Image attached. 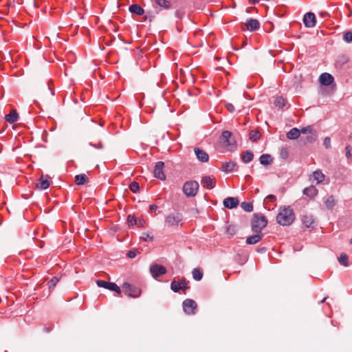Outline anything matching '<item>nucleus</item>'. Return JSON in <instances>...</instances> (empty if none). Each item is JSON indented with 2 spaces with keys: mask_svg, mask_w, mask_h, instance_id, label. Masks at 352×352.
I'll use <instances>...</instances> for the list:
<instances>
[{
  "mask_svg": "<svg viewBox=\"0 0 352 352\" xmlns=\"http://www.w3.org/2000/svg\"><path fill=\"white\" fill-rule=\"evenodd\" d=\"M221 142L224 147L232 150L235 144V141L232 138V133L229 131H224L221 137Z\"/></svg>",
  "mask_w": 352,
  "mask_h": 352,
  "instance_id": "obj_5",
  "label": "nucleus"
},
{
  "mask_svg": "<svg viewBox=\"0 0 352 352\" xmlns=\"http://www.w3.org/2000/svg\"><path fill=\"white\" fill-rule=\"evenodd\" d=\"M289 156V152L286 147H282L280 151V157L282 159H287Z\"/></svg>",
  "mask_w": 352,
  "mask_h": 352,
  "instance_id": "obj_36",
  "label": "nucleus"
},
{
  "mask_svg": "<svg viewBox=\"0 0 352 352\" xmlns=\"http://www.w3.org/2000/svg\"><path fill=\"white\" fill-rule=\"evenodd\" d=\"M241 207L245 211V212H252L253 210V206L250 202H245L243 201L241 204Z\"/></svg>",
  "mask_w": 352,
  "mask_h": 352,
  "instance_id": "obj_32",
  "label": "nucleus"
},
{
  "mask_svg": "<svg viewBox=\"0 0 352 352\" xmlns=\"http://www.w3.org/2000/svg\"><path fill=\"white\" fill-rule=\"evenodd\" d=\"M192 274L193 278L198 281L201 280V278L203 277V273L200 271V270L199 268H195L192 270Z\"/></svg>",
  "mask_w": 352,
  "mask_h": 352,
  "instance_id": "obj_30",
  "label": "nucleus"
},
{
  "mask_svg": "<svg viewBox=\"0 0 352 352\" xmlns=\"http://www.w3.org/2000/svg\"><path fill=\"white\" fill-rule=\"evenodd\" d=\"M188 283L185 279L180 281L173 280L170 283V289L174 292H179V290L186 291L188 289Z\"/></svg>",
  "mask_w": 352,
  "mask_h": 352,
  "instance_id": "obj_8",
  "label": "nucleus"
},
{
  "mask_svg": "<svg viewBox=\"0 0 352 352\" xmlns=\"http://www.w3.org/2000/svg\"><path fill=\"white\" fill-rule=\"evenodd\" d=\"M140 239L144 241H152L153 240V236L150 235L148 233L144 232L140 236Z\"/></svg>",
  "mask_w": 352,
  "mask_h": 352,
  "instance_id": "obj_41",
  "label": "nucleus"
},
{
  "mask_svg": "<svg viewBox=\"0 0 352 352\" xmlns=\"http://www.w3.org/2000/svg\"><path fill=\"white\" fill-rule=\"evenodd\" d=\"M183 217L180 213H171L166 216L165 225L168 227L177 226L182 221Z\"/></svg>",
  "mask_w": 352,
  "mask_h": 352,
  "instance_id": "obj_6",
  "label": "nucleus"
},
{
  "mask_svg": "<svg viewBox=\"0 0 352 352\" xmlns=\"http://www.w3.org/2000/svg\"><path fill=\"white\" fill-rule=\"evenodd\" d=\"M5 118L8 122L12 124L17 121L19 115L16 110H12L8 115L6 116Z\"/></svg>",
  "mask_w": 352,
  "mask_h": 352,
  "instance_id": "obj_21",
  "label": "nucleus"
},
{
  "mask_svg": "<svg viewBox=\"0 0 352 352\" xmlns=\"http://www.w3.org/2000/svg\"><path fill=\"white\" fill-rule=\"evenodd\" d=\"M249 2L252 4H256L258 3V0H249Z\"/></svg>",
  "mask_w": 352,
  "mask_h": 352,
  "instance_id": "obj_54",
  "label": "nucleus"
},
{
  "mask_svg": "<svg viewBox=\"0 0 352 352\" xmlns=\"http://www.w3.org/2000/svg\"><path fill=\"white\" fill-rule=\"evenodd\" d=\"M96 283L98 287L107 289L109 282L102 280H99L96 282Z\"/></svg>",
  "mask_w": 352,
  "mask_h": 352,
  "instance_id": "obj_45",
  "label": "nucleus"
},
{
  "mask_svg": "<svg viewBox=\"0 0 352 352\" xmlns=\"http://www.w3.org/2000/svg\"><path fill=\"white\" fill-rule=\"evenodd\" d=\"M107 289L111 291H114L118 294H120L121 292L120 288L114 283L109 282Z\"/></svg>",
  "mask_w": 352,
  "mask_h": 352,
  "instance_id": "obj_34",
  "label": "nucleus"
},
{
  "mask_svg": "<svg viewBox=\"0 0 352 352\" xmlns=\"http://www.w3.org/2000/svg\"><path fill=\"white\" fill-rule=\"evenodd\" d=\"M294 219V213L289 206L281 208L276 217L278 223L283 226L292 224Z\"/></svg>",
  "mask_w": 352,
  "mask_h": 352,
  "instance_id": "obj_1",
  "label": "nucleus"
},
{
  "mask_svg": "<svg viewBox=\"0 0 352 352\" xmlns=\"http://www.w3.org/2000/svg\"><path fill=\"white\" fill-rule=\"evenodd\" d=\"M87 179L85 174L77 175L75 177V182L77 185H83L87 182Z\"/></svg>",
  "mask_w": 352,
  "mask_h": 352,
  "instance_id": "obj_24",
  "label": "nucleus"
},
{
  "mask_svg": "<svg viewBox=\"0 0 352 352\" xmlns=\"http://www.w3.org/2000/svg\"><path fill=\"white\" fill-rule=\"evenodd\" d=\"M155 2L157 6L164 9H168L170 7V3L167 0H155Z\"/></svg>",
  "mask_w": 352,
  "mask_h": 352,
  "instance_id": "obj_29",
  "label": "nucleus"
},
{
  "mask_svg": "<svg viewBox=\"0 0 352 352\" xmlns=\"http://www.w3.org/2000/svg\"><path fill=\"white\" fill-rule=\"evenodd\" d=\"M164 166V163L163 162H158L156 163L153 171L155 177L161 180L165 179L166 176L163 172Z\"/></svg>",
  "mask_w": 352,
  "mask_h": 352,
  "instance_id": "obj_11",
  "label": "nucleus"
},
{
  "mask_svg": "<svg viewBox=\"0 0 352 352\" xmlns=\"http://www.w3.org/2000/svg\"><path fill=\"white\" fill-rule=\"evenodd\" d=\"M129 10L130 12L136 14L137 15L141 16L144 14V9L138 4H132L129 6Z\"/></svg>",
  "mask_w": 352,
  "mask_h": 352,
  "instance_id": "obj_20",
  "label": "nucleus"
},
{
  "mask_svg": "<svg viewBox=\"0 0 352 352\" xmlns=\"http://www.w3.org/2000/svg\"><path fill=\"white\" fill-rule=\"evenodd\" d=\"M138 250H131L128 252L127 255L129 258H135L138 254Z\"/></svg>",
  "mask_w": 352,
  "mask_h": 352,
  "instance_id": "obj_47",
  "label": "nucleus"
},
{
  "mask_svg": "<svg viewBox=\"0 0 352 352\" xmlns=\"http://www.w3.org/2000/svg\"><path fill=\"white\" fill-rule=\"evenodd\" d=\"M50 177L48 175H42L36 184V188L40 190H45L50 186Z\"/></svg>",
  "mask_w": 352,
  "mask_h": 352,
  "instance_id": "obj_15",
  "label": "nucleus"
},
{
  "mask_svg": "<svg viewBox=\"0 0 352 352\" xmlns=\"http://www.w3.org/2000/svg\"><path fill=\"white\" fill-rule=\"evenodd\" d=\"M263 237V234L262 233H256L254 235H252L247 238L246 243L249 245H254L258 243L262 238Z\"/></svg>",
  "mask_w": 352,
  "mask_h": 352,
  "instance_id": "obj_18",
  "label": "nucleus"
},
{
  "mask_svg": "<svg viewBox=\"0 0 352 352\" xmlns=\"http://www.w3.org/2000/svg\"><path fill=\"white\" fill-rule=\"evenodd\" d=\"M345 150H346V157L347 158H350L351 157V146L348 145L345 147Z\"/></svg>",
  "mask_w": 352,
  "mask_h": 352,
  "instance_id": "obj_48",
  "label": "nucleus"
},
{
  "mask_svg": "<svg viewBox=\"0 0 352 352\" xmlns=\"http://www.w3.org/2000/svg\"><path fill=\"white\" fill-rule=\"evenodd\" d=\"M58 281H59V278H57V277H56V276L53 277V278H52L49 281V283H48L49 288H50V289H52V288H54V287L56 285V284H57V283H58Z\"/></svg>",
  "mask_w": 352,
  "mask_h": 352,
  "instance_id": "obj_39",
  "label": "nucleus"
},
{
  "mask_svg": "<svg viewBox=\"0 0 352 352\" xmlns=\"http://www.w3.org/2000/svg\"><path fill=\"white\" fill-rule=\"evenodd\" d=\"M323 145L325 146L326 148H329L331 147V139L329 137H327L324 138L323 142Z\"/></svg>",
  "mask_w": 352,
  "mask_h": 352,
  "instance_id": "obj_46",
  "label": "nucleus"
},
{
  "mask_svg": "<svg viewBox=\"0 0 352 352\" xmlns=\"http://www.w3.org/2000/svg\"><path fill=\"white\" fill-rule=\"evenodd\" d=\"M239 204V201L236 197H227L223 200V206L230 209L236 208Z\"/></svg>",
  "mask_w": 352,
  "mask_h": 352,
  "instance_id": "obj_14",
  "label": "nucleus"
},
{
  "mask_svg": "<svg viewBox=\"0 0 352 352\" xmlns=\"http://www.w3.org/2000/svg\"><path fill=\"white\" fill-rule=\"evenodd\" d=\"M318 190L314 186H310L309 187L305 188L303 190V194L309 197V198H314L315 196L318 195Z\"/></svg>",
  "mask_w": 352,
  "mask_h": 352,
  "instance_id": "obj_19",
  "label": "nucleus"
},
{
  "mask_svg": "<svg viewBox=\"0 0 352 352\" xmlns=\"http://www.w3.org/2000/svg\"><path fill=\"white\" fill-rule=\"evenodd\" d=\"M194 151L199 161L201 162H207L208 161L209 156L205 151L195 147Z\"/></svg>",
  "mask_w": 352,
  "mask_h": 352,
  "instance_id": "obj_12",
  "label": "nucleus"
},
{
  "mask_svg": "<svg viewBox=\"0 0 352 352\" xmlns=\"http://www.w3.org/2000/svg\"><path fill=\"white\" fill-rule=\"evenodd\" d=\"M245 25L248 30L255 31L259 28L260 24L258 20L250 19L247 21Z\"/></svg>",
  "mask_w": 352,
  "mask_h": 352,
  "instance_id": "obj_17",
  "label": "nucleus"
},
{
  "mask_svg": "<svg viewBox=\"0 0 352 352\" xmlns=\"http://www.w3.org/2000/svg\"><path fill=\"white\" fill-rule=\"evenodd\" d=\"M144 222L143 221H140L138 223L137 222L136 224H138L139 227H142L144 226Z\"/></svg>",
  "mask_w": 352,
  "mask_h": 352,
  "instance_id": "obj_53",
  "label": "nucleus"
},
{
  "mask_svg": "<svg viewBox=\"0 0 352 352\" xmlns=\"http://www.w3.org/2000/svg\"><path fill=\"white\" fill-rule=\"evenodd\" d=\"M302 221L304 226L309 228L314 223V221L311 215H305L302 218Z\"/></svg>",
  "mask_w": 352,
  "mask_h": 352,
  "instance_id": "obj_23",
  "label": "nucleus"
},
{
  "mask_svg": "<svg viewBox=\"0 0 352 352\" xmlns=\"http://www.w3.org/2000/svg\"><path fill=\"white\" fill-rule=\"evenodd\" d=\"M157 208V206L155 204H152L150 206V208H149V210L151 212H153L154 211H155Z\"/></svg>",
  "mask_w": 352,
  "mask_h": 352,
  "instance_id": "obj_52",
  "label": "nucleus"
},
{
  "mask_svg": "<svg viewBox=\"0 0 352 352\" xmlns=\"http://www.w3.org/2000/svg\"><path fill=\"white\" fill-rule=\"evenodd\" d=\"M325 205L329 209H332L336 205V201L333 196H330L327 198V201H325Z\"/></svg>",
  "mask_w": 352,
  "mask_h": 352,
  "instance_id": "obj_31",
  "label": "nucleus"
},
{
  "mask_svg": "<svg viewBox=\"0 0 352 352\" xmlns=\"http://www.w3.org/2000/svg\"><path fill=\"white\" fill-rule=\"evenodd\" d=\"M89 144L94 147V148H103V146H102V144L101 142H100L98 145H96V144H94L93 143L90 142Z\"/></svg>",
  "mask_w": 352,
  "mask_h": 352,
  "instance_id": "obj_51",
  "label": "nucleus"
},
{
  "mask_svg": "<svg viewBox=\"0 0 352 352\" xmlns=\"http://www.w3.org/2000/svg\"><path fill=\"white\" fill-rule=\"evenodd\" d=\"M253 153L250 151H245L241 155V158L245 163H248L251 162L253 159Z\"/></svg>",
  "mask_w": 352,
  "mask_h": 352,
  "instance_id": "obj_27",
  "label": "nucleus"
},
{
  "mask_svg": "<svg viewBox=\"0 0 352 352\" xmlns=\"http://www.w3.org/2000/svg\"><path fill=\"white\" fill-rule=\"evenodd\" d=\"M317 139V134L315 131L312 132V134H309L307 137V141L309 142H314Z\"/></svg>",
  "mask_w": 352,
  "mask_h": 352,
  "instance_id": "obj_38",
  "label": "nucleus"
},
{
  "mask_svg": "<svg viewBox=\"0 0 352 352\" xmlns=\"http://www.w3.org/2000/svg\"><path fill=\"white\" fill-rule=\"evenodd\" d=\"M201 183L204 188L212 189L215 186V179L210 176H205L202 177Z\"/></svg>",
  "mask_w": 352,
  "mask_h": 352,
  "instance_id": "obj_13",
  "label": "nucleus"
},
{
  "mask_svg": "<svg viewBox=\"0 0 352 352\" xmlns=\"http://www.w3.org/2000/svg\"><path fill=\"white\" fill-rule=\"evenodd\" d=\"M175 16L178 18H181V16H182L181 12L179 11H176Z\"/></svg>",
  "mask_w": 352,
  "mask_h": 352,
  "instance_id": "obj_55",
  "label": "nucleus"
},
{
  "mask_svg": "<svg viewBox=\"0 0 352 352\" xmlns=\"http://www.w3.org/2000/svg\"><path fill=\"white\" fill-rule=\"evenodd\" d=\"M199 185L196 181H188L183 186L184 193L187 197H195L198 191Z\"/></svg>",
  "mask_w": 352,
  "mask_h": 352,
  "instance_id": "obj_3",
  "label": "nucleus"
},
{
  "mask_svg": "<svg viewBox=\"0 0 352 352\" xmlns=\"http://www.w3.org/2000/svg\"><path fill=\"white\" fill-rule=\"evenodd\" d=\"M300 133L303 134H312V132L314 131L313 128L311 126H307L306 127H303L300 131Z\"/></svg>",
  "mask_w": 352,
  "mask_h": 352,
  "instance_id": "obj_40",
  "label": "nucleus"
},
{
  "mask_svg": "<svg viewBox=\"0 0 352 352\" xmlns=\"http://www.w3.org/2000/svg\"><path fill=\"white\" fill-rule=\"evenodd\" d=\"M267 220L265 216L259 214H254L252 219V230L255 233H261L263 228L266 227Z\"/></svg>",
  "mask_w": 352,
  "mask_h": 352,
  "instance_id": "obj_2",
  "label": "nucleus"
},
{
  "mask_svg": "<svg viewBox=\"0 0 352 352\" xmlns=\"http://www.w3.org/2000/svg\"><path fill=\"white\" fill-rule=\"evenodd\" d=\"M303 23L307 28H314L316 23L315 14L313 12H307L304 15Z\"/></svg>",
  "mask_w": 352,
  "mask_h": 352,
  "instance_id": "obj_10",
  "label": "nucleus"
},
{
  "mask_svg": "<svg viewBox=\"0 0 352 352\" xmlns=\"http://www.w3.org/2000/svg\"><path fill=\"white\" fill-rule=\"evenodd\" d=\"M320 15L322 17H325L328 15V14L327 12H321Z\"/></svg>",
  "mask_w": 352,
  "mask_h": 352,
  "instance_id": "obj_56",
  "label": "nucleus"
},
{
  "mask_svg": "<svg viewBox=\"0 0 352 352\" xmlns=\"http://www.w3.org/2000/svg\"><path fill=\"white\" fill-rule=\"evenodd\" d=\"M150 272L154 278L165 274L166 273V269L165 267L158 264H154L150 267Z\"/></svg>",
  "mask_w": 352,
  "mask_h": 352,
  "instance_id": "obj_9",
  "label": "nucleus"
},
{
  "mask_svg": "<svg viewBox=\"0 0 352 352\" xmlns=\"http://www.w3.org/2000/svg\"><path fill=\"white\" fill-rule=\"evenodd\" d=\"M319 80L322 85L329 86L333 82V77L328 73H323L320 75Z\"/></svg>",
  "mask_w": 352,
  "mask_h": 352,
  "instance_id": "obj_16",
  "label": "nucleus"
},
{
  "mask_svg": "<svg viewBox=\"0 0 352 352\" xmlns=\"http://www.w3.org/2000/svg\"><path fill=\"white\" fill-rule=\"evenodd\" d=\"M266 199L267 200V201L274 202L276 201V196H274L273 195H270L267 196Z\"/></svg>",
  "mask_w": 352,
  "mask_h": 352,
  "instance_id": "obj_50",
  "label": "nucleus"
},
{
  "mask_svg": "<svg viewBox=\"0 0 352 352\" xmlns=\"http://www.w3.org/2000/svg\"><path fill=\"white\" fill-rule=\"evenodd\" d=\"M197 307L196 302L192 299H186L183 302L184 311L188 315L195 314V310Z\"/></svg>",
  "mask_w": 352,
  "mask_h": 352,
  "instance_id": "obj_7",
  "label": "nucleus"
},
{
  "mask_svg": "<svg viewBox=\"0 0 352 352\" xmlns=\"http://www.w3.org/2000/svg\"><path fill=\"white\" fill-rule=\"evenodd\" d=\"M313 177L317 182V184H320L324 180V175L321 171L316 170L313 173Z\"/></svg>",
  "mask_w": 352,
  "mask_h": 352,
  "instance_id": "obj_26",
  "label": "nucleus"
},
{
  "mask_svg": "<svg viewBox=\"0 0 352 352\" xmlns=\"http://www.w3.org/2000/svg\"><path fill=\"white\" fill-rule=\"evenodd\" d=\"M236 164L233 162H226L222 166V170L226 173H229L233 170Z\"/></svg>",
  "mask_w": 352,
  "mask_h": 352,
  "instance_id": "obj_25",
  "label": "nucleus"
},
{
  "mask_svg": "<svg viewBox=\"0 0 352 352\" xmlns=\"http://www.w3.org/2000/svg\"><path fill=\"white\" fill-rule=\"evenodd\" d=\"M259 160L261 164L263 165L270 164L272 161L271 156L268 154H263Z\"/></svg>",
  "mask_w": 352,
  "mask_h": 352,
  "instance_id": "obj_28",
  "label": "nucleus"
},
{
  "mask_svg": "<svg viewBox=\"0 0 352 352\" xmlns=\"http://www.w3.org/2000/svg\"><path fill=\"white\" fill-rule=\"evenodd\" d=\"M338 261L341 265H343L344 266L348 265V256L346 254H341L340 257L338 258Z\"/></svg>",
  "mask_w": 352,
  "mask_h": 352,
  "instance_id": "obj_33",
  "label": "nucleus"
},
{
  "mask_svg": "<svg viewBox=\"0 0 352 352\" xmlns=\"http://www.w3.org/2000/svg\"><path fill=\"white\" fill-rule=\"evenodd\" d=\"M300 131L297 128H292L287 133V138L289 140H296L299 138Z\"/></svg>",
  "mask_w": 352,
  "mask_h": 352,
  "instance_id": "obj_22",
  "label": "nucleus"
},
{
  "mask_svg": "<svg viewBox=\"0 0 352 352\" xmlns=\"http://www.w3.org/2000/svg\"><path fill=\"white\" fill-rule=\"evenodd\" d=\"M350 243L352 244V239L350 240Z\"/></svg>",
  "mask_w": 352,
  "mask_h": 352,
  "instance_id": "obj_58",
  "label": "nucleus"
},
{
  "mask_svg": "<svg viewBox=\"0 0 352 352\" xmlns=\"http://www.w3.org/2000/svg\"><path fill=\"white\" fill-rule=\"evenodd\" d=\"M274 104L276 107H278L279 108H283L285 105V98H283L281 96L278 97L276 99Z\"/></svg>",
  "mask_w": 352,
  "mask_h": 352,
  "instance_id": "obj_35",
  "label": "nucleus"
},
{
  "mask_svg": "<svg viewBox=\"0 0 352 352\" xmlns=\"http://www.w3.org/2000/svg\"><path fill=\"white\" fill-rule=\"evenodd\" d=\"M250 138L252 141H256L260 138V135L257 131H251L250 133Z\"/></svg>",
  "mask_w": 352,
  "mask_h": 352,
  "instance_id": "obj_42",
  "label": "nucleus"
},
{
  "mask_svg": "<svg viewBox=\"0 0 352 352\" xmlns=\"http://www.w3.org/2000/svg\"><path fill=\"white\" fill-rule=\"evenodd\" d=\"M344 40L348 43L352 41V32H347L344 34Z\"/></svg>",
  "mask_w": 352,
  "mask_h": 352,
  "instance_id": "obj_44",
  "label": "nucleus"
},
{
  "mask_svg": "<svg viewBox=\"0 0 352 352\" xmlns=\"http://www.w3.org/2000/svg\"><path fill=\"white\" fill-rule=\"evenodd\" d=\"M226 107L228 109V111H229L230 113H232L234 111V107L231 103L226 104Z\"/></svg>",
  "mask_w": 352,
  "mask_h": 352,
  "instance_id": "obj_49",
  "label": "nucleus"
},
{
  "mask_svg": "<svg viewBox=\"0 0 352 352\" xmlns=\"http://www.w3.org/2000/svg\"><path fill=\"white\" fill-rule=\"evenodd\" d=\"M327 298H324L322 300H321V303H323L325 300H326Z\"/></svg>",
  "mask_w": 352,
  "mask_h": 352,
  "instance_id": "obj_57",
  "label": "nucleus"
},
{
  "mask_svg": "<svg viewBox=\"0 0 352 352\" xmlns=\"http://www.w3.org/2000/svg\"><path fill=\"white\" fill-rule=\"evenodd\" d=\"M122 291L126 296L132 298H138L141 294V289L128 283H124L122 285Z\"/></svg>",
  "mask_w": 352,
  "mask_h": 352,
  "instance_id": "obj_4",
  "label": "nucleus"
},
{
  "mask_svg": "<svg viewBox=\"0 0 352 352\" xmlns=\"http://www.w3.org/2000/svg\"><path fill=\"white\" fill-rule=\"evenodd\" d=\"M129 189L134 193H136L139 189L140 186L138 183L133 182L129 185Z\"/></svg>",
  "mask_w": 352,
  "mask_h": 352,
  "instance_id": "obj_37",
  "label": "nucleus"
},
{
  "mask_svg": "<svg viewBox=\"0 0 352 352\" xmlns=\"http://www.w3.org/2000/svg\"><path fill=\"white\" fill-rule=\"evenodd\" d=\"M127 223L130 226H133L137 223L136 218L133 215H129L126 219Z\"/></svg>",
  "mask_w": 352,
  "mask_h": 352,
  "instance_id": "obj_43",
  "label": "nucleus"
}]
</instances>
